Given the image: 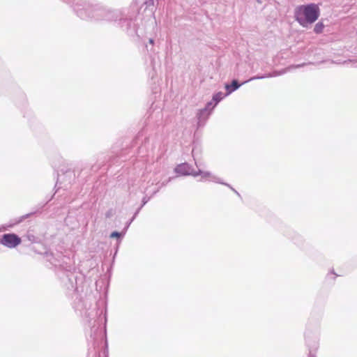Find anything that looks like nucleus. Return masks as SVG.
<instances>
[{"label": "nucleus", "instance_id": "obj_1", "mask_svg": "<svg viewBox=\"0 0 357 357\" xmlns=\"http://www.w3.org/2000/svg\"><path fill=\"white\" fill-rule=\"evenodd\" d=\"M319 16V8L317 5L314 3L299 6L295 11L296 20L303 27L314 22Z\"/></svg>", "mask_w": 357, "mask_h": 357}, {"label": "nucleus", "instance_id": "obj_2", "mask_svg": "<svg viewBox=\"0 0 357 357\" xmlns=\"http://www.w3.org/2000/svg\"><path fill=\"white\" fill-rule=\"evenodd\" d=\"M1 243L8 248H15L21 243V240L17 235L8 234L3 236Z\"/></svg>", "mask_w": 357, "mask_h": 357}, {"label": "nucleus", "instance_id": "obj_3", "mask_svg": "<svg viewBox=\"0 0 357 357\" xmlns=\"http://www.w3.org/2000/svg\"><path fill=\"white\" fill-rule=\"evenodd\" d=\"M175 172L181 175H191L194 177L198 176V173L185 163L178 165L175 168Z\"/></svg>", "mask_w": 357, "mask_h": 357}, {"label": "nucleus", "instance_id": "obj_4", "mask_svg": "<svg viewBox=\"0 0 357 357\" xmlns=\"http://www.w3.org/2000/svg\"><path fill=\"white\" fill-rule=\"evenodd\" d=\"M198 173V176L200 175L201 176V181H214V182H216V183H222L219 178H217L216 176H213L212 174L209 172H205V171H202L200 169H199V171L197 172Z\"/></svg>", "mask_w": 357, "mask_h": 357}, {"label": "nucleus", "instance_id": "obj_5", "mask_svg": "<svg viewBox=\"0 0 357 357\" xmlns=\"http://www.w3.org/2000/svg\"><path fill=\"white\" fill-rule=\"evenodd\" d=\"M215 105H214L213 106H212V102H210L207 104L206 107L203 109H201L199 113L197 114V116H198V119H199V121H201L202 118L205 119L204 116L206 115V117L208 116L209 114H206L207 112V110L209 109L211 107V109H212Z\"/></svg>", "mask_w": 357, "mask_h": 357}, {"label": "nucleus", "instance_id": "obj_6", "mask_svg": "<svg viewBox=\"0 0 357 357\" xmlns=\"http://www.w3.org/2000/svg\"><path fill=\"white\" fill-rule=\"evenodd\" d=\"M241 84H238L236 80H233L231 85L227 84L225 88L227 91L226 95L230 94L232 91L238 89Z\"/></svg>", "mask_w": 357, "mask_h": 357}, {"label": "nucleus", "instance_id": "obj_7", "mask_svg": "<svg viewBox=\"0 0 357 357\" xmlns=\"http://www.w3.org/2000/svg\"><path fill=\"white\" fill-rule=\"evenodd\" d=\"M224 95L222 92H219V93H217L216 94H215L213 97V100L215 101V105L218 102H220L223 98H224Z\"/></svg>", "mask_w": 357, "mask_h": 357}, {"label": "nucleus", "instance_id": "obj_8", "mask_svg": "<svg viewBox=\"0 0 357 357\" xmlns=\"http://www.w3.org/2000/svg\"><path fill=\"white\" fill-rule=\"evenodd\" d=\"M324 24L321 23V22H318L315 26H314V31L317 33H321L323 29H324Z\"/></svg>", "mask_w": 357, "mask_h": 357}, {"label": "nucleus", "instance_id": "obj_9", "mask_svg": "<svg viewBox=\"0 0 357 357\" xmlns=\"http://www.w3.org/2000/svg\"><path fill=\"white\" fill-rule=\"evenodd\" d=\"M121 236V234L117 232V231H114L110 235V237L111 238H119Z\"/></svg>", "mask_w": 357, "mask_h": 357}, {"label": "nucleus", "instance_id": "obj_10", "mask_svg": "<svg viewBox=\"0 0 357 357\" xmlns=\"http://www.w3.org/2000/svg\"><path fill=\"white\" fill-rule=\"evenodd\" d=\"M268 77H269V75H268V76H257V77H253L250 78L248 81H251V80L256 79H262V78Z\"/></svg>", "mask_w": 357, "mask_h": 357}, {"label": "nucleus", "instance_id": "obj_11", "mask_svg": "<svg viewBox=\"0 0 357 357\" xmlns=\"http://www.w3.org/2000/svg\"><path fill=\"white\" fill-rule=\"evenodd\" d=\"M149 43H150V44L153 45L154 40L153 39H150Z\"/></svg>", "mask_w": 357, "mask_h": 357}, {"label": "nucleus", "instance_id": "obj_12", "mask_svg": "<svg viewBox=\"0 0 357 357\" xmlns=\"http://www.w3.org/2000/svg\"><path fill=\"white\" fill-rule=\"evenodd\" d=\"M195 164L198 168H199L202 166L201 164H198L197 162H195Z\"/></svg>", "mask_w": 357, "mask_h": 357}]
</instances>
